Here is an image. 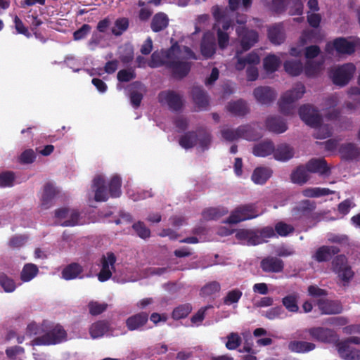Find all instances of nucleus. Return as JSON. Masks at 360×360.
I'll use <instances>...</instances> for the list:
<instances>
[{"label":"nucleus","mask_w":360,"mask_h":360,"mask_svg":"<svg viewBox=\"0 0 360 360\" xmlns=\"http://www.w3.org/2000/svg\"><path fill=\"white\" fill-rule=\"evenodd\" d=\"M267 37L270 42L274 45L283 44L285 39V32L282 22L275 23L268 27Z\"/></svg>","instance_id":"nucleus-20"},{"label":"nucleus","mask_w":360,"mask_h":360,"mask_svg":"<svg viewBox=\"0 0 360 360\" xmlns=\"http://www.w3.org/2000/svg\"><path fill=\"white\" fill-rule=\"evenodd\" d=\"M305 166L309 173L318 174L321 176H328L330 173V169L324 158H311Z\"/></svg>","instance_id":"nucleus-18"},{"label":"nucleus","mask_w":360,"mask_h":360,"mask_svg":"<svg viewBox=\"0 0 360 360\" xmlns=\"http://www.w3.org/2000/svg\"><path fill=\"white\" fill-rule=\"evenodd\" d=\"M335 191L328 188H307L302 191V195L307 198H319L321 196L333 194Z\"/></svg>","instance_id":"nucleus-42"},{"label":"nucleus","mask_w":360,"mask_h":360,"mask_svg":"<svg viewBox=\"0 0 360 360\" xmlns=\"http://www.w3.org/2000/svg\"><path fill=\"white\" fill-rule=\"evenodd\" d=\"M83 271L82 266L79 263L72 262L63 269L62 277L65 280H73L79 277Z\"/></svg>","instance_id":"nucleus-36"},{"label":"nucleus","mask_w":360,"mask_h":360,"mask_svg":"<svg viewBox=\"0 0 360 360\" xmlns=\"http://www.w3.org/2000/svg\"><path fill=\"white\" fill-rule=\"evenodd\" d=\"M340 252V249L335 245H322L316 250L312 259L319 263L327 262Z\"/></svg>","instance_id":"nucleus-17"},{"label":"nucleus","mask_w":360,"mask_h":360,"mask_svg":"<svg viewBox=\"0 0 360 360\" xmlns=\"http://www.w3.org/2000/svg\"><path fill=\"white\" fill-rule=\"evenodd\" d=\"M216 51V43L214 35L210 32H206L204 34L201 43H200V51L202 55L206 58H211Z\"/></svg>","instance_id":"nucleus-22"},{"label":"nucleus","mask_w":360,"mask_h":360,"mask_svg":"<svg viewBox=\"0 0 360 360\" xmlns=\"http://www.w3.org/2000/svg\"><path fill=\"white\" fill-rule=\"evenodd\" d=\"M0 285L6 292H12L16 288L14 280L4 273L0 274Z\"/></svg>","instance_id":"nucleus-52"},{"label":"nucleus","mask_w":360,"mask_h":360,"mask_svg":"<svg viewBox=\"0 0 360 360\" xmlns=\"http://www.w3.org/2000/svg\"><path fill=\"white\" fill-rule=\"evenodd\" d=\"M121 186L122 180L121 178L117 176H113L108 184L109 193L112 198H118L121 195Z\"/></svg>","instance_id":"nucleus-49"},{"label":"nucleus","mask_w":360,"mask_h":360,"mask_svg":"<svg viewBox=\"0 0 360 360\" xmlns=\"http://www.w3.org/2000/svg\"><path fill=\"white\" fill-rule=\"evenodd\" d=\"M294 149L287 143H281L274 147V157L279 161H287L294 156Z\"/></svg>","instance_id":"nucleus-30"},{"label":"nucleus","mask_w":360,"mask_h":360,"mask_svg":"<svg viewBox=\"0 0 360 360\" xmlns=\"http://www.w3.org/2000/svg\"><path fill=\"white\" fill-rule=\"evenodd\" d=\"M132 229L136 235L142 239L148 238L150 236V230L146 227L143 221H139L132 225Z\"/></svg>","instance_id":"nucleus-57"},{"label":"nucleus","mask_w":360,"mask_h":360,"mask_svg":"<svg viewBox=\"0 0 360 360\" xmlns=\"http://www.w3.org/2000/svg\"><path fill=\"white\" fill-rule=\"evenodd\" d=\"M331 268L343 281L348 282L354 276V272L348 263L347 257L342 254H338L333 257Z\"/></svg>","instance_id":"nucleus-7"},{"label":"nucleus","mask_w":360,"mask_h":360,"mask_svg":"<svg viewBox=\"0 0 360 360\" xmlns=\"http://www.w3.org/2000/svg\"><path fill=\"white\" fill-rule=\"evenodd\" d=\"M299 295L297 292L289 294L282 298L281 302L283 307L291 313H297L299 311L298 306Z\"/></svg>","instance_id":"nucleus-40"},{"label":"nucleus","mask_w":360,"mask_h":360,"mask_svg":"<svg viewBox=\"0 0 360 360\" xmlns=\"http://www.w3.org/2000/svg\"><path fill=\"white\" fill-rule=\"evenodd\" d=\"M180 53H173V57L167 63V68L170 70L172 76L176 79H183L186 77L191 68L192 63L179 60Z\"/></svg>","instance_id":"nucleus-8"},{"label":"nucleus","mask_w":360,"mask_h":360,"mask_svg":"<svg viewBox=\"0 0 360 360\" xmlns=\"http://www.w3.org/2000/svg\"><path fill=\"white\" fill-rule=\"evenodd\" d=\"M38 272L37 265L32 263L26 264L20 273V279L23 282H29L37 275Z\"/></svg>","instance_id":"nucleus-46"},{"label":"nucleus","mask_w":360,"mask_h":360,"mask_svg":"<svg viewBox=\"0 0 360 360\" xmlns=\"http://www.w3.org/2000/svg\"><path fill=\"white\" fill-rule=\"evenodd\" d=\"M148 319L149 314L146 311L136 313L126 319V326L129 331L143 330L148 321Z\"/></svg>","instance_id":"nucleus-16"},{"label":"nucleus","mask_w":360,"mask_h":360,"mask_svg":"<svg viewBox=\"0 0 360 360\" xmlns=\"http://www.w3.org/2000/svg\"><path fill=\"white\" fill-rule=\"evenodd\" d=\"M314 136L317 139H324L332 135V127L328 124H321V122L315 127Z\"/></svg>","instance_id":"nucleus-53"},{"label":"nucleus","mask_w":360,"mask_h":360,"mask_svg":"<svg viewBox=\"0 0 360 360\" xmlns=\"http://www.w3.org/2000/svg\"><path fill=\"white\" fill-rule=\"evenodd\" d=\"M304 332L307 333L311 339L324 343L335 342L338 338L335 331L324 327H312Z\"/></svg>","instance_id":"nucleus-10"},{"label":"nucleus","mask_w":360,"mask_h":360,"mask_svg":"<svg viewBox=\"0 0 360 360\" xmlns=\"http://www.w3.org/2000/svg\"><path fill=\"white\" fill-rule=\"evenodd\" d=\"M283 66L285 72L292 76H298L303 70V65L300 60H287Z\"/></svg>","instance_id":"nucleus-45"},{"label":"nucleus","mask_w":360,"mask_h":360,"mask_svg":"<svg viewBox=\"0 0 360 360\" xmlns=\"http://www.w3.org/2000/svg\"><path fill=\"white\" fill-rule=\"evenodd\" d=\"M67 333L60 325L56 326L41 336L35 338L32 341V345H50L60 343L65 340Z\"/></svg>","instance_id":"nucleus-5"},{"label":"nucleus","mask_w":360,"mask_h":360,"mask_svg":"<svg viewBox=\"0 0 360 360\" xmlns=\"http://www.w3.org/2000/svg\"><path fill=\"white\" fill-rule=\"evenodd\" d=\"M253 95L261 104L269 105L276 97V91L269 86H259L255 89Z\"/></svg>","instance_id":"nucleus-19"},{"label":"nucleus","mask_w":360,"mask_h":360,"mask_svg":"<svg viewBox=\"0 0 360 360\" xmlns=\"http://www.w3.org/2000/svg\"><path fill=\"white\" fill-rule=\"evenodd\" d=\"M333 46L340 53L350 55L355 51V44L343 37L335 39L333 41Z\"/></svg>","instance_id":"nucleus-33"},{"label":"nucleus","mask_w":360,"mask_h":360,"mask_svg":"<svg viewBox=\"0 0 360 360\" xmlns=\"http://www.w3.org/2000/svg\"><path fill=\"white\" fill-rule=\"evenodd\" d=\"M305 93V86L299 82L295 84L292 89L287 91L278 101L280 112L285 115H291L294 110V103L301 98Z\"/></svg>","instance_id":"nucleus-2"},{"label":"nucleus","mask_w":360,"mask_h":360,"mask_svg":"<svg viewBox=\"0 0 360 360\" xmlns=\"http://www.w3.org/2000/svg\"><path fill=\"white\" fill-rule=\"evenodd\" d=\"M193 101L199 110H205L209 105L207 94L199 86H194L191 91Z\"/></svg>","instance_id":"nucleus-28"},{"label":"nucleus","mask_w":360,"mask_h":360,"mask_svg":"<svg viewBox=\"0 0 360 360\" xmlns=\"http://www.w3.org/2000/svg\"><path fill=\"white\" fill-rule=\"evenodd\" d=\"M109 331H112V329L110 321L107 320L97 321L89 328V334L93 339L101 338Z\"/></svg>","instance_id":"nucleus-23"},{"label":"nucleus","mask_w":360,"mask_h":360,"mask_svg":"<svg viewBox=\"0 0 360 360\" xmlns=\"http://www.w3.org/2000/svg\"><path fill=\"white\" fill-rule=\"evenodd\" d=\"M266 127L270 131L281 134L285 132L288 127L285 121L278 116L269 117L266 120Z\"/></svg>","instance_id":"nucleus-29"},{"label":"nucleus","mask_w":360,"mask_h":360,"mask_svg":"<svg viewBox=\"0 0 360 360\" xmlns=\"http://www.w3.org/2000/svg\"><path fill=\"white\" fill-rule=\"evenodd\" d=\"M274 144L271 141H264L256 144L252 149V153L257 157H266L274 154Z\"/></svg>","instance_id":"nucleus-35"},{"label":"nucleus","mask_w":360,"mask_h":360,"mask_svg":"<svg viewBox=\"0 0 360 360\" xmlns=\"http://www.w3.org/2000/svg\"><path fill=\"white\" fill-rule=\"evenodd\" d=\"M242 342V339L237 333H231L227 336L226 347L229 350H233L238 348Z\"/></svg>","instance_id":"nucleus-60"},{"label":"nucleus","mask_w":360,"mask_h":360,"mask_svg":"<svg viewBox=\"0 0 360 360\" xmlns=\"http://www.w3.org/2000/svg\"><path fill=\"white\" fill-rule=\"evenodd\" d=\"M116 257L112 252H108L106 255H103L101 259V269L98 274V279L101 282L109 280L112 276V270H115Z\"/></svg>","instance_id":"nucleus-11"},{"label":"nucleus","mask_w":360,"mask_h":360,"mask_svg":"<svg viewBox=\"0 0 360 360\" xmlns=\"http://www.w3.org/2000/svg\"><path fill=\"white\" fill-rule=\"evenodd\" d=\"M129 27V20L127 18H118L114 22V26L111 29V32L114 36L120 37L128 30Z\"/></svg>","instance_id":"nucleus-44"},{"label":"nucleus","mask_w":360,"mask_h":360,"mask_svg":"<svg viewBox=\"0 0 360 360\" xmlns=\"http://www.w3.org/2000/svg\"><path fill=\"white\" fill-rule=\"evenodd\" d=\"M281 64L280 58L274 54H269L264 58L263 66L267 72H276Z\"/></svg>","instance_id":"nucleus-47"},{"label":"nucleus","mask_w":360,"mask_h":360,"mask_svg":"<svg viewBox=\"0 0 360 360\" xmlns=\"http://www.w3.org/2000/svg\"><path fill=\"white\" fill-rule=\"evenodd\" d=\"M309 172L305 165H299L290 175L291 181L297 184L302 185L309 179Z\"/></svg>","instance_id":"nucleus-39"},{"label":"nucleus","mask_w":360,"mask_h":360,"mask_svg":"<svg viewBox=\"0 0 360 360\" xmlns=\"http://www.w3.org/2000/svg\"><path fill=\"white\" fill-rule=\"evenodd\" d=\"M225 207H210L205 210L202 214L206 220H217L228 213Z\"/></svg>","instance_id":"nucleus-43"},{"label":"nucleus","mask_w":360,"mask_h":360,"mask_svg":"<svg viewBox=\"0 0 360 360\" xmlns=\"http://www.w3.org/2000/svg\"><path fill=\"white\" fill-rule=\"evenodd\" d=\"M339 152L342 158L348 161L357 160L360 157V148L353 143L342 144Z\"/></svg>","instance_id":"nucleus-26"},{"label":"nucleus","mask_w":360,"mask_h":360,"mask_svg":"<svg viewBox=\"0 0 360 360\" xmlns=\"http://www.w3.org/2000/svg\"><path fill=\"white\" fill-rule=\"evenodd\" d=\"M169 25L167 15L162 12L154 15L151 20L150 28L154 32H159L166 29Z\"/></svg>","instance_id":"nucleus-32"},{"label":"nucleus","mask_w":360,"mask_h":360,"mask_svg":"<svg viewBox=\"0 0 360 360\" xmlns=\"http://www.w3.org/2000/svg\"><path fill=\"white\" fill-rule=\"evenodd\" d=\"M92 186L95 188L94 199L97 202H105L108 199L105 180L101 176H96L93 180Z\"/></svg>","instance_id":"nucleus-27"},{"label":"nucleus","mask_w":360,"mask_h":360,"mask_svg":"<svg viewBox=\"0 0 360 360\" xmlns=\"http://www.w3.org/2000/svg\"><path fill=\"white\" fill-rule=\"evenodd\" d=\"M226 110L236 117H243L250 112L247 102L243 99L229 102Z\"/></svg>","instance_id":"nucleus-25"},{"label":"nucleus","mask_w":360,"mask_h":360,"mask_svg":"<svg viewBox=\"0 0 360 360\" xmlns=\"http://www.w3.org/2000/svg\"><path fill=\"white\" fill-rule=\"evenodd\" d=\"M356 70L352 63H346L336 68L332 73L333 82L338 86H343L349 83Z\"/></svg>","instance_id":"nucleus-9"},{"label":"nucleus","mask_w":360,"mask_h":360,"mask_svg":"<svg viewBox=\"0 0 360 360\" xmlns=\"http://www.w3.org/2000/svg\"><path fill=\"white\" fill-rule=\"evenodd\" d=\"M136 75L133 69H124L117 72V79L121 82H128L135 79Z\"/></svg>","instance_id":"nucleus-64"},{"label":"nucleus","mask_w":360,"mask_h":360,"mask_svg":"<svg viewBox=\"0 0 360 360\" xmlns=\"http://www.w3.org/2000/svg\"><path fill=\"white\" fill-rule=\"evenodd\" d=\"M248 131V127L246 126H240L238 127L236 129H224L221 131L222 137L229 141H233L237 140L239 138L247 139V132Z\"/></svg>","instance_id":"nucleus-31"},{"label":"nucleus","mask_w":360,"mask_h":360,"mask_svg":"<svg viewBox=\"0 0 360 360\" xmlns=\"http://www.w3.org/2000/svg\"><path fill=\"white\" fill-rule=\"evenodd\" d=\"M322 63L307 60L304 66V73L308 77H314L321 69Z\"/></svg>","instance_id":"nucleus-56"},{"label":"nucleus","mask_w":360,"mask_h":360,"mask_svg":"<svg viewBox=\"0 0 360 360\" xmlns=\"http://www.w3.org/2000/svg\"><path fill=\"white\" fill-rule=\"evenodd\" d=\"M243 295V292L238 288L229 290L223 298V302L226 305H231L238 302Z\"/></svg>","instance_id":"nucleus-51"},{"label":"nucleus","mask_w":360,"mask_h":360,"mask_svg":"<svg viewBox=\"0 0 360 360\" xmlns=\"http://www.w3.org/2000/svg\"><path fill=\"white\" fill-rule=\"evenodd\" d=\"M192 311V306L189 303L180 304L174 309L172 316L175 320L186 318Z\"/></svg>","instance_id":"nucleus-48"},{"label":"nucleus","mask_w":360,"mask_h":360,"mask_svg":"<svg viewBox=\"0 0 360 360\" xmlns=\"http://www.w3.org/2000/svg\"><path fill=\"white\" fill-rule=\"evenodd\" d=\"M271 172L269 169L265 167L256 168L252 174V180L257 184H264L270 178Z\"/></svg>","instance_id":"nucleus-41"},{"label":"nucleus","mask_w":360,"mask_h":360,"mask_svg":"<svg viewBox=\"0 0 360 360\" xmlns=\"http://www.w3.org/2000/svg\"><path fill=\"white\" fill-rule=\"evenodd\" d=\"M120 60L124 64L131 63L134 56V48L131 44H124L122 48Z\"/></svg>","instance_id":"nucleus-50"},{"label":"nucleus","mask_w":360,"mask_h":360,"mask_svg":"<svg viewBox=\"0 0 360 360\" xmlns=\"http://www.w3.org/2000/svg\"><path fill=\"white\" fill-rule=\"evenodd\" d=\"M237 239L246 241L248 245H257L266 242L262 239L259 232L249 229H240L236 234Z\"/></svg>","instance_id":"nucleus-21"},{"label":"nucleus","mask_w":360,"mask_h":360,"mask_svg":"<svg viewBox=\"0 0 360 360\" xmlns=\"http://www.w3.org/2000/svg\"><path fill=\"white\" fill-rule=\"evenodd\" d=\"M258 215L255 204H245L236 207L226 221L228 224H235L240 221L254 219Z\"/></svg>","instance_id":"nucleus-4"},{"label":"nucleus","mask_w":360,"mask_h":360,"mask_svg":"<svg viewBox=\"0 0 360 360\" xmlns=\"http://www.w3.org/2000/svg\"><path fill=\"white\" fill-rule=\"evenodd\" d=\"M315 348V344L306 341L293 340L288 344V349L295 353H307Z\"/></svg>","instance_id":"nucleus-37"},{"label":"nucleus","mask_w":360,"mask_h":360,"mask_svg":"<svg viewBox=\"0 0 360 360\" xmlns=\"http://www.w3.org/2000/svg\"><path fill=\"white\" fill-rule=\"evenodd\" d=\"M317 304L323 314H338L342 311V306L338 302L320 299Z\"/></svg>","instance_id":"nucleus-24"},{"label":"nucleus","mask_w":360,"mask_h":360,"mask_svg":"<svg viewBox=\"0 0 360 360\" xmlns=\"http://www.w3.org/2000/svg\"><path fill=\"white\" fill-rule=\"evenodd\" d=\"M285 315V313L283 308L281 306H276L266 311L264 316L269 320H274L276 319H282Z\"/></svg>","instance_id":"nucleus-59"},{"label":"nucleus","mask_w":360,"mask_h":360,"mask_svg":"<svg viewBox=\"0 0 360 360\" xmlns=\"http://www.w3.org/2000/svg\"><path fill=\"white\" fill-rule=\"evenodd\" d=\"M236 31L240 39V46L243 51L249 50L258 41V33L255 30H250L245 26H239Z\"/></svg>","instance_id":"nucleus-13"},{"label":"nucleus","mask_w":360,"mask_h":360,"mask_svg":"<svg viewBox=\"0 0 360 360\" xmlns=\"http://www.w3.org/2000/svg\"><path fill=\"white\" fill-rule=\"evenodd\" d=\"M295 231L292 225L288 224L285 222L280 221L275 225V231L278 235L282 237H285L288 234L293 233Z\"/></svg>","instance_id":"nucleus-62"},{"label":"nucleus","mask_w":360,"mask_h":360,"mask_svg":"<svg viewBox=\"0 0 360 360\" xmlns=\"http://www.w3.org/2000/svg\"><path fill=\"white\" fill-rule=\"evenodd\" d=\"M15 180V173L12 171H5L0 173V187H12Z\"/></svg>","instance_id":"nucleus-54"},{"label":"nucleus","mask_w":360,"mask_h":360,"mask_svg":"<svg viewBox=\"0 0 360 360\" xmlns=\"http://www.w3.org/2000/svg\"><path fill=\"white\" fill-rule=\"evenodd\" d=\"M181 49L177 42L172 44L166 50L160 51H154L150 57V60L148 63V65L151 68H156L162 66L167 68V63L172 59L173 53H181Z\"/></svg>","instance_id":"nucleus-6"},{"label":"nucleus","mask_w":360,"mask_h":360,"mask_svg":"<svg viewBox=\"0 0 360 360\" xmlns=\"http://www.w3.org/2000/svg\"><path fill=\"white\" fill-rule=\"evenodd\" d=\"M89 313L92 316H98L104 312L108 308V304L91 301L88 304Z\"/></svg>","instance_id":"nucleus-58"},{"label":"nucleus","mask_w":360,"mask_h":360,"mask_svg":"<svg viewBox=\"0 0 360 360\" xmlns=\"http://www.w3.org/2000/svg\"><path fill=\"white\" fill-rule=\"evenodd\" d=\"M212 138L209 132L203 129L196 131H188L180 136L179 145L184 149L193 148L197 143L202 151L207 150L211 143Z\"/></svg>","instance_id":"nucleus-1"},{"label":"nucleus","mask_w":360,"mask_h":360,"mask_svg":"<svg viewBox=\"0 0 360 360\" xmlns=\"http://www.w3.org/2000/svg\"><path fill=\"white\" fill-rule=\"evenodd\" d=\"M299 115L302 121L311 127H317L322 122L319 111L309 104L300 106Z\"/></svg>","instance_id":"nucleus-12"},{"label":"nucleus","mask_w":360,"mask_h":360,"mask_svg":"<svg viewBox=\"0 0 360 360\" xmlns=\"http://www.w3.org/2000/svg\"><path fill=\"white\" fill-rule=\"evenodd\" d=\"M28 237L26 235H14L10 238L8 244L13 249H19L26 243Z\"/></svg>","instance_id":"nucleus-61"},{"label":"nucleus","mask_w":360,"mask_h":360,"mask_svg":"<svg viewBox=\"0 0 360 360\" xmlns=\"http://www.w3.org/2000/svg\"><path fill=\"white\" fill-rule=\"evenodd\" d=\"M269 8L276 14H280L285 11L286 0H265Z\"/></svg>","instance_id":"nucleus-55"},{"label":"nucleus","mask_w":360,"mask_h":360,"mask_svg":"<svg viewBox=\"0 0 360 360\" xmlns=\"http://www.w3.org/2000/svg\"><path fill=\"white\" fill-rule=\"evenodd\" d=\"M58 193V190L51 183H46L44 187V191L41 197V205L47 209L52 205V200Z\"/></svg>","instance_id":"nucleus-34"},{"label":"nucleus","mask_w":360,"mask_h":360,"mask_svg":"<svg viewBox=\"0 0 360 360\" xmlns=\"http://www.w3.org/2000/svg\"><path fill=\"white\" fill-rule=\"evenodd\" d=\"M290 15H301L303 13L304 4L302 0H290Z\"/></svg>","instance_id":"nucleus-63"},{"label":"nucleus","mask_w":360,"mask_h":360,"mask_svg":"<svg viewBox=\"0 0 360 360\" xmlns=\"http://www.w3.org/2000/svg\"><path fill=\"white\" fill-rule=\"evenodd\" d=\"M160 103H166L172 111H179L183 106L181 97L174 91H164L158 94Z\"/></svg>","instance_id":"nucleus-14"},{"label":"nucleus","mask_w":360,"mask_h":360,"mask_svg":"<svg viewBox=\"0 0 360 360\" xmlns=\"http://www.w3.org/2000/svg\"><path fill=\"white\" fill-rule=\"evenodd\" d=\"M284 267V262L278 257L268 256L260 262V268L264 273H281L283 271Z\"/></svg>","instance_id":"nucleus-15"},{"label":"nucleus","mask_w":360,"mask_h":360,"mask_svg":"<svg viewBox=\"0 0 360 360\" xmlns=\"http://www.w3.org/2000/svg\"><path fill=\"white\" fill-rule=\"evenodd\" d=\"M335 346L338 350V352L340 356L345 360H359L360 359V356H356V357H354L349 355V353L352 352V349L354 348L348 342H346L345 340L339 341L338 340L335 342Z\"/></svg>","instance_id":"nucleus-38"},{"label":"nucleus","mask_w":360,"mask_h":360,"mask_svg":"<svg viewBox=\"0 0 360 360\" xmlns=\"http://www.w3.org/2000/svg\"><path fill=\"white\" fill-rule=\"evenodd\" d=\"M316 207V204L314 201L303 200L292 208V213L297 219H305L309 222L319 221L322 214L314 212Z\"/></svg>","instance_id":"nucleus-3"}]
</instances>
